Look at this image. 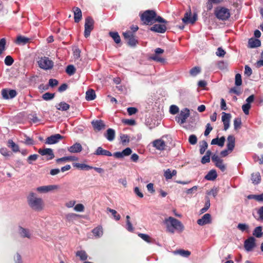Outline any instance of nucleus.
Returning <instances> with one entry per match:
<instances>
[{
  "label": "nucleus",
  "mask_w": 263,
  "mask_h": 263,
  "mask_svg": "<svg viewBox=\"0 0 263 263\" xmlns=\"http://www.w3.org/2000/svg\"><path fill=\"white\" fill-rule=\"evenodd\" d=\"M132 153V149L129 147L126 148L122 152H117L112 154L109 151L104 149L101 146H99L96 149L93 154L97 156H113L116 158H123L130 155Z\"/></svg>",
  "instance_id": "1"
},
{
  "label": "nucleus",
  "mask_w": 263,
  "mask_h": 263,
  "mask_svg": "<svg viewBox=\"0 0 263 263\" xmlns=\"http://www.w3.org/2000/svg\"><path fill=\"white\" fill-rule=\"evenodd\" d=\"M164 223L166 230L171 233H174L175 230L181 232L184 230V226L181 221L173 217L165 218Z\"/></svg>",
  "instance_id": "2"
},
{
  "label": "nucleus",
  "mask_w": 263,
  "mask_h": 263,
  "mask_svg": "<svg viewBox=\"0 0 263 263\" xmlns=\"http://www.w3.org/2000/svg\"><path fill=\"white\" fill-rule=\"evenodd\" d=\"M27 201L30 207L34 211H40L43 209V199L41 198L37 197L33 192L29 193L27 197Z\"/></svg>",
  "instance_id": "3"
},
{
  "label": "nucleus",
  "mask_w": 263,
  "mask_h": 263,
  "mask_svg": "<svg viewBox=\"0 0 263 263\" xmlns=\"http://www.w3.org/2000/svg\"><path fill=\"white\" fill-rule=\"evenodd\" d=\"M216 17L222 21L227 20L230 17L229 9L223 7H217L214 11Z\"/></svg>",
  "instance_id": "4"
},
{
  "label": "nucleus",
  "mask_w": 263,
  "mask_h": 263,
  "mask_svg": "<svg viewBox=\"0 0 263 263\" xmlns=\"http://www.w3.org/2000/svg\"><path fill=\"white\" fill-rule=\"evenodd\" d=\"M37 64L40 68L45 70L51 69L54 65V62L47 57L39 58Z\"/></svg>",
  "instance_id": "5"
},
{
  "label": "nucleus",
  "mask_w": 263,
  "mask_h": 263,
  "mask_svg": "<svg viewBox=\"0 0 263 263\" xmlns=\"http://www.w3.org/2000/svg\"><path fill=\"white\" fill-rule=\"evenodd\" d=\"M141 20L145 25H151L154 23L156 17V12L154 10H146L141 15Z\"/></svg>",
  "instance_id": "6"
},
{
  "label": "nucleus",
  "mask_w": 263,
  "mask_h": 263,
  "mask_svg": "<svg viewBox=\"0 0 263 263\" xmlns=\"http://www.w3.org/2000/svg\"><path fill=\"white\" fill-rule=\"evenodd\" d=\"M94 24V20L91 17L87 16L85 18L84 25V36L85 37L89 36L91 31L93 29Z\"/></svg>",
  "instance_id": "7"
},
{
  "label": "nucleus",
  "mask_w": 263,
  "mask_h": 263,
  "mask_svg": "<svg viewBox=\"0 0 263 263\" xmlns=\"http://www.w3.org/2000/svg\"><path fill=\"white\" fill-rule=\"evenodd\" d=\"M123 35L129 46L135 47L138 43V40L136 39L133 32L132 31H127L123 32Z\"/></svg>",
  "instance_id": "8"
},
{
  "label": "nucleus",
  "mask_w": 263,
  "mask_h": 263,
  "mask_svg": "<svg viewBox=\"0 0 263 263\" xmlns=\"http://www.w3.org/2000/svg\"><path fill=\"white\" fill-rule=\"evenodd\" d=\"M190 116V110L185 108L182 110L179 115L176 117V121L180 124H182L186 122V120Z\"/></svg>",
  "instance_id": "9"
},
{
  "label": "nucleus",
  "mask_w": 263,
  "mask_h": 263,
  "mask_svg": "<svg viewBox=\"0 0 263 263\" xmlns=\"http://www.w3.org/2000/svg\"><path fill=\"white\" fill-rule=\"evenodd\" d=\"M59 188L58 185H49L37 187L36 191L40 193H47Z\"/></svg>",
  "instance_id": "10"
},
{
  "label": "nucleus",
  "mask_w": 263,
  "mask_h": 263,
  "mask_svg": "<svg viewBox=\"0 0 263 263\" xmlns=\"http://www.w3.org/2000/svg\"><path fill=\"white\" fill-rule=\"evenodd\" d=\"M255 246V239L253 237H250L245 241L244 248L247 252L252 251Z\"/></svg>",
  "instance_id": "11"
},
{
  "label": "nucleus",
  "mask_w": 263,
  "mask_h": 263,
  "mask_svg": "<svg viewBox=\"0 0 263 263\" xmlns=\"http://www.w3.org/2000/svg\"><path fill=\"white\" fill-rule=\"evenodd\" d=\"M17 92L14 89H3L2 90V95L3 99L8 100L13 99L16 97Z\"/></svg>",
  "instance_id": "12"
},
{
  "label": "nucleus",
  "mask_w": 263,
  "mask_h": 263,
  "mask_svg": "<svg viewBox=\"0 0 263 263\" xmlns=\"http://www.w3.org/2000/svg\"><path fill=\"white\" fill-rule=\"evenodd\" d=\"M38 153L42 156H46L47 160H50L54 158V155L53 150L51 148H45L44 149H39Z\"/></svg>",
  "instance_id": "13"
},
{
  "label": "nucleus",
  "mask_w": 263,
  "mask_h": 263,
  "mask_svg": "<svg viewBox=\"0 0 263 263\" xmlns=\"http://www.w3.org/2000/svg\"><path fill=\"white\" fill-rule=\"evenodd\" d=\"M63 138V137L59 134L51 135L48 137L46 140V144H53L58 143L60 140Z\"/></svg>",
  "instance_id": "14"
},
{
  "label": "nucleus",
  "mask_w": 263,
  "mask_h": 263,
  "mask_svg": "<svg viewBox=\"0 0 263 263\" xmlns=\"http://www.w3.org/2000/svg\"><path fill=\"white\" fill-rule=\"evenodd\" d=\"M231 118V115L230 114L224 112H222L221 119L223 123L224 130H227L229 128Z\"/></svg>",
  "instance_id": "15"
},
{
  "label": "nucleus",
  "mask_w": 263,
  "mask_h": 263,
  "mask_svg": "<svg viewBox=\"0 0 263 263\" xmlns=\"http://www.w3.org/2000/svg\"><path fill=\"white\" fill-rule=\"evenodd\" d=\"M91 124L94 129L98 131H100L105 127V125L103 121L101 120H93L91 122Z\"/></svg>",
  "instance_id": "16"
},
{
  "label": "nucleus",
  "mask_w": 263,
  "mask_h": 263,
  "mask_svg": "<svg viewBox=\"0 0 263 263\" xmlns=\"http://www.w3.org/2000/svg\"><path fill=\"white\" fill-rule=\"evenodd\" d=\"M211 222V216L210 214L206 213L204 214L200 219H198L197 223L199 226H203Z\"/></svg>",
  "instance_id": "17"
},
{
  "label": "nucleus",
  "mask_w": 263,
  "mask_h": 263,
  "mask_svg": "<svg viewBox=\"0 0 263 263\" xmlns=\"http://www.w3.org/2000/svg\"><path fill=\"white\" fill-rule=\"evenodd\" d=\"M150 30L155 32L163 33L166 30V27L165 25L155 24L151 27Z\"/></svg>",
  "instance_id": "18"
},
{
  "label": "nucleus",
  "mask_w": 263,
  "mask_h": 263,
  "mask_svg": "<svg viewBox=\"0 0 263 263\" xmlns=\"http://www.w3.org/2000/svg\"><path fill=\"white\" fill-rule=\"evenodd\" d=\"M153 145L157 149L163 151L165 149V142L161 139H157L153 141Z\"/></svg>",
  "instance_id": "19"
},
{
  "label": "nucleus",
  "mask_w": 263,
  "mask_h": 263,
  "mask_svg": "<svg viewBox=\"0 0 263 263\" xmlns=\"http://www.w3.org/2000/svg\"><path fill=\"white\" fill-rule=\"evenodd\" d=\"M18 233L23 238H30L31 234L29 229L23 228L20 226L18 227Z\"/></svg>",
  "instance_id": "20"
},
{
  "label": "nucleus",
  "mask_w": 263,
  "mask_h": 263,
  "mask_svg": "<svg viewBox=\"0 0 263 263\" xmlns=\"http://www.w3.org/2000/svg\"><path fill=\"white\" fill-rule=\"evenodd\" d=\"M68 151L71 153H80L82 150V146L79 143H76L72 146L67 148Z\"/></svg>",
  "instance_id": "21"
},
{
  "label": "nucleus",
  "mask_w": 263,
  "mask_h": 263,
  "mask_svg": "<svg viewBox=\"0 0 263 263\" xmlns=\"http://www.w3.org/2000/svg\"><path fill=\"white\" fill-rule=\"evenodd\" d=\"M191 13H185L184 16L182 19L183 23L191 24L194 23L197 20V16L196 15H194L193 17H191Z\"/></svg>",
  "instance_id": "22"
},
{
  "label": "nucleus",
  "mask_w": 263,
  "mask_h": 263,
  "mask_svg": "<svg viewBox=\"0 0 263 263\" xmlns=\"http://www.w3.org/2000/svg\"><path fill=\"white\" fill-rule=\"evenodd\" d=\"M227 141V148L228 150H229V151L232 152L235 147V138L234 136L229 135L228 137Z\"/></svg>",
  "instance_id": "23"
},
{
  "label": "nucleus",
  "mask_w": 263,
  "mask_h": 263,
  "mask_svg": "<svg viewBox=\"0 0 263 263\" xmlns=\"http://www.w3.org/2000/svg\"><path fill=\"white\" fill-rule=\"evenodd\" d=\"M104 137L109 141H112L115 138V131L112 128H108L104 134Z\"/></svg>",
  "instance_id": "24"
},
{
  "label": "nucleus",
  "mask_w": 263,
  "mask_h": 263,
  "mask_svg": "<svg viewBox=\"0 0 263 263\" xmlns=\"http://www.w3.org/2000/svg\"><path fill=\"white\" fill-rule=\"evenodd\" d=\"M261 45V42L257 39L251 38L249 39L248 42V45L250 48H254L259 47Z\"/></svg>",
  "instance_id": "25"
},
{
  "label": "nucleus",
  "mask_w": 263,
  "mask_h": 263,
  "mask_svg": "<svg viewBox=\"0 0 263 263\" xmlns=\"http://www.w3.org/2000/svg\"><path fill=\"white\" fill-rule=\"evenodd\" d=\"M74 19L76 23H79L82 18V11L78 7H75L73 9Z\"/></svg>",
  "instance_id": "26"
},
{
  "label": "nucleus",
  "mask_w": 263,
  "mask_h": 263,
  "mask_svg": "<svg viewBox=\"0 0 263 263\" xmlns=\"http://www.w3.org/2000/svg\"><path fill=\"white\" fill-rule=\"evenodd\" d=\"M225 141V137L222 136L220 139H218V138L213 139L211 141V144L217 145L219 146L222 147L224 145Z\"/></svg>",
  "instance_id": "27"
},
{
  "label": "nucleus",
  "mask_w": 263,
  "mask_h": 263,
  "mask_svg": "<svg viewBox=\"0 0 263 263\" xmlns=\"http://www.w3.org/2000/svg\"><path fill=\"white\" fill-rule=\"evenodd\" d=\"M217 177V172L215 170L210 171L205 176L204 178L207 180L213 181Z\"/></svg>",
  "instance_id": "28"
},
{
  "label": "nucleus",
  "mask_w": 263,
  "mask_h": 263,
  "mask_svg": "<svg viewBox=\"0 0 263 263\" xmlns=\"http://www.w3.org/2000/svg\"><path fill=\"white\" fill-rule=\"evenodd\" d=\"M251 180L253 184H258L260 182L261 176L259 172L253 173L251 174Z\"/></svg>",
  "instance_id": "29"
},
{
  "label": "nucleus",
  "mask_w": 263,
  "mask_h": 263,
  "mask_svg": "<svg viewBox=\"0 0 263 263\" xmlns=\"http://www.w3.org/2000/svg\"><path fill=\"white\" fill-rule=\"evenodd\" d=\"M80 216L75 213H68L65 215V219L67 221L69 222H72L77 219L78 217Z\"/></svg>",
  "instance_id": "30"
},
{
  "label": "nucleus",
  "mask_w": 263,
  "mask_h": 263,
  "mask_svg": "<svg viewBox=\"0 0 263 263\" xmlns=\"http://www.w3.org/2000/svg\"><path fill=\"white\" fill-rule=\"evenodd\" d=\"M96 98L95 91L92 89H88L86 92L85 99L87 101H91Z\"/></svg>",
  "instance_id": "31"
},
{
  "label": "nucleus",
  "mask_w": 263,
  "mask_h": 263,
  "mask_svg": "<svg viewBox=\"0 0 263 263\" xmlns=\"http://www.w3.org/2000/svg\"><path fill=\"white\" fill-rule=\"evenodd\" d=\"M58 110L62 111H67L70 108V105L64 102H61L56 105Z\"/></svg>",
  "instance_id": "32"
},
{
  "label": "nucleus",
  "mask_w": 263,
  "mask_h": 263,
  "mask_svg": "<svg viewBox=\"0 0 263 263\" xmlns=\"http://www.w3.org/2000/svg\"><path fill=\"white\" fill-rule=\"evenodd\" d=\"M73 166L77 168H80L82 170H89L92 169L93 166L87 165L84 163H73Z\"/></svg>",
  "instance_id": "33"
},
{
  "label": "nucleus",
  "mask_w": 263,
  "mask_h": 263,
  "mask_svg": "<svg viewBox=\"0 0 263 263\" xmlns=\"http://www.w3.org/2000/svg\"><path fill=\"white\" fill-rule=\"evenodd\" d=\"M8 146L11 148L13 152L15 153L18 152L20 151L18 145L15 144L12 140H8Z\"/></svg>",
  "instance_id": "34"
},
{
  "label": "nucleus",
  "mask_w": 263,
  "mask_h": 263,
  "mask_svg": "<svg viewBox=\"0 0 263 263\" xmlns=\"http://www.w3.org/2000/svg\"><path fill=\"white\" fill-rule=\"evenodd\" d=\"M92 232L95 236L97 237H100L102 236L103 233V229L101 227H98L93 229Z\"/></svg>",
  "instance_id": "35"
},
{
  "label": "nucleus",
  "mask_w": 263,
  "mask_h": 263,
  "mask_svg": "<svg viewBox=\"0 0 263 263\" xmlns=\"http://www.w3.org/2000/svg\"><path fill=\"white\" fill-rule=\"evenodd\" d=\"M109 35L111 36L116 44L121 42L120 36L117 32H109Z\"/></svg>",
  "instance_id": "36"
},
{
  "label": "nucleus",
  "mask_w": 263,
  "mask_h": 263,
  "mask_svg": "<svg viewBox=\"0 0 263 263\" xmlns=\"http://www.w3.org/2000/svg\"><path fill=\"white\" fill-rule=\"evenodd\" d=\"M29 41V39L25 36L20 35L17 36L16 41V43L17 44L25 45Z\"/></svg>",
  "instance_id": "37"
},
{
  "label": "nucleus",
  "mask_w": 263,
  "mask_h": 263,
  "mask_svg": "<svg viewBox=\"0 0 263 263\" xmlns=\"http://www.w3.org/2000/svg\"><path fill=\"white\" fill-rule=\"evenodd\" d=\"M174 253L175 254H179L180 255L185 257H187L191 254V252L190 251L181 249L175 251Z\"/></svg>",
  "instance_id": "38"
},
{
  "label": "nucleus",
  "mask_w": 263,
  "mask_h": 263,
  "mask_svg": "<svg viewBox=\"0 0 263 263\" xmlns=\"http://www.w3.org/2000/svg\"><path fill=\"white\" fill-rule=\"evenodd\" d=\"M253 234L257 238L261 237L262 235V227L261 226H258L255 228L253 231Z\"/></svg>",
  "instance_id": "39"
},
{
  "label": "nucleus",
  "mask_w": 263,
  "mask_h": 263,
  "mask_svg": "<svg viewBox=\"0 0 263 263\" xmlns=\"http://www.w3.org/2000/svg\"><path fill=\"white\" fill-rule=\"evenodd\" d=\"M76 256H79L81 260L85 261L87 259V255L85 251H78L76 253Z\"/></svg>",
  "instance_id": "40"
},
{
  "label": "nucleus",
  "mask_w": 263,
  "mask_h": 263,
  "mask_svg": "<svg viewBox=\"0 0 263 263\" xmlns=\"http://www.w3.org/2000/svg\"><path fill=\"white\" fill-rule=\"evenodd\" d=\"M205 200L206 201L204 208H202L200 211V214L204 213V212L207 211L210 206L211 204L209 198L208 197H205Z\"/></svg>",
  "instance_id": "41"
},
{
  "label": "nucleus",
  "mask_w": 263,
  "mask_h": 263,
  "mask_svg": "<svg viewBox=\"0 0 263 263\" xmlns=\"http://www.w3.org/2000/svg\"><path fill=\"white\" fill-rule=\"evenodd\" d=\"M66 72L69 76L73 75L76 72V68L72 65H69L67 66L66 69Z\"/></svg>",
  "instance_id": "42"
},
{
  "label": "nucleus",
  "mask_w": 263,
  "mask_h": 263,
  "mask_svg": "<svg viewBox=\"0 0 263 263\" xmlns=\"http://www.w3.org/2000/svg\"><path fill=\"white\" fill-rule=\"evenodd\" d=\"M54 97V93L46 92L42 96V98L45 101H49L53 99Z\"/></svg>",
  "instance_id": "43"
},
{
  "label": "nucleus",
  "mask_w": 263,
  "mask_h": 263,
  "mask_svg": "<svg viewBox=\"0 0 263 263\" xmlns=\"http://www.w3.org/2000/svg\"><path fill=\"white\" fill-rule=\"evenodd\" d=\"M241 125V120L240 118H235L234 120V127L235 130L240 128Z\"/></svg>",
  "instance_id": "44"
},
{
  "label": "nucleus",
  "mask_w": 263,
  "mask_h": 263,
  "mask_svg": "<svg viewBox=\"0 0 263 263\" xmlns=\"http://www.w3.org/2000/svg\"><path fill=\"white\" fill-rule=\"evenodd\" d=\"M107 210L111 213L115 220H119L120 219L121 216L119 214H117V212L116 210L110 208H107Z\"/></svg>",
  "instance_id": "45"
},
{
  "label": "nucleus",
  "mask_w": 263,
  "mask_h": 263,
  "mask_svg": "<svg viewBox=\"0 0 263 263\" xmlns=\"http://www.w3.org/2000/svg\"><path fill=\"white\" fill-rule=\"evenodd\" d=\"M208 146V144L205 141H203L202 144L200 145V153L202 155L204 153Z\"/></svg>",
  "instance_id": "46"
},
{
  "label": "nucleus",
  "mask_w": 263,
  "mask_h": 263,
  "mask_svg": "<svg viewBox=\"0 0 263 263\" xmlns=\"http://www.w3.org/2000/svg\"><path fill=\"white\" fill-rule=\"evenodd\" d=\"M4 62L7 66H11L14 62V60L10 55H7L5 59Z\"/></svg>",
  "instance_id": "47"
},
{
  "label": "nucleus",
  "mask_w": 263,
  "mask_h": 263,
  "mask_svg": "<svg viewBox=\"0 0 263 263\" xmlns=\"http://www.w3.org/2000/svg\"><path fill=\"white\" fill-rule=\"evenodd\" d=\"M200 72V68L199 67H195L190 70V74L192 76H196Z\"/></svg>",
  "instance_id": "48"
},
{
  "label": "nucleus",
  "mask_w": 263,
  "mask_h": 263,
  "mask_svg": "<svg viewBox=\"0 0 263 263\" xmlns=\"http://www.w3.org/2000/svg\"><path fill=\"white\" fill-rule=\"evenodd\" d=\"M151 59L155 61L159 62L160 63H164L165 59L160 57L159 55L154 54L151 57Z\"/></svg>",
  "instance_id": "49"
},
{
  "label": "nucleus",
  "mask_w": 263,
  "mask_h": 263,
  "mask_svg": "<svg viewBox=\"0 0 263 263\" xmlns=\"http://www.w3.org/2000/svg\"><path fill=\"white\" fill-rule=\"evenodd\" d=\"M151 59L155 61L159 62L160 63H164L165 59L160 57L159 55L154 54L151 57Z\"/></svg>",
  "instance_id": "50"
},
{
  "label": "nucleus",
  "mask_w": 263,
  "mask_h": 263,
  "mask_svg": "<svg viewBox=\"0 0 263 263\" xmlns=\"http://www.w3.org/2000/svg\"><path fill=\"white\" fill-rule=\"evenodd\" d=\"M179 107L175 105H172L170 107V112L172 115H175L179 112Z\"/></svg>",
  "instance_id": "51"
},
{
  "label": "nucleus",
  "mask_w": 263,
  "mask_h": 263,
  "mask_svg": "<svg viewBox=\"0 0 263 263\" xmlns=\"http://www.w3.org/2000/svg\"><path fill=\"white\" fill-rule=\"evenodd\" d=\"M235 84L236 86H240L242 84L241 76L239 73H237L235 75Z\"/></svg>",
  "instance_id": "52"
},
{
  "label": "nucleus",
  "mask_w": 263,
  "mask_h": 263,
  "mask_svg": "<svg viewBox=\"0 0 263 263\" xmlns=\"http://www.w3.org/2000/svg\"><path fill=\"white\" fill-rule=\"evenodd\" d=\"M138 236L140 238H141L143 240L145 241L146 242H148V243L151 242V239L150 237L147 234H143V233H139Z\"/></svg>",
  "instance_id": "53"
},
{
  "label": "nucleus",
  "mask_w": 263,
  "mask_h": 263,
  "mask_svg": "<svg viewBox=\"0 0 263 263\" xmlns=\"http://www.w3.org/2000/svg\"><path fill=\"white\" fill-rule=\"evenodd\" d=\"M189 142L192 145H195L197 142V138L196 135H191L189 138Z\"/></svg>",
  "instance_id": "54"
},
{
  "label": "nucleus",
  "mask_w": 263,
  "mask_h": 263,
  "mask_svg": "<svg viewBox=\"0 0 263 263\" xmlns=\"http://www.w3.org/2000/svg\"><path fill=\"white\" fill-rule=\"evenodd\" d=\"M84 209V206L81 203L77 204L74 206V210L76 212H82Z\"/></svg>",
  "instance_id": "55"
},
{
  "label": "nucleus",
  "mask_w": 263,
  "mask_h": 263,
  "mask_svg": "<svg viewBox=\"0 0 263 263\" xmlns=\"http://www.w3.org/2000/svg\"><path fill=\"white\" fill-rule=\"evenodd\" d=\"M216 167H218L222 172H224L226 170V166L223 163V160L215 164Z\"/></svg>",
  "instance_id": "56"
},
{
  "label": "nucleus",
  "mask_w": 263,
  "mask_h": 263,
  "mask_svg": "<svg viewBox=\"0 0 263 263\" xmlns=\"http://www.w3.org/2000/svg\"><path fill=\"white\" fill-rule=\"evenodd\" d=\"M237 228L242 232H244L248 230L249 226L246 223H240L238 224Z\"/></svg>",
  "instance_id": "57"
},
{
  "label": "nucleus",
  "mask_w": 263,
  "mask_h": 263,
  "mask_svg": "<svg viewBox=\"0 0 263 263\" xmlns=\"http://www.w3.org/2000/svg\"><path fill=\"white\" fill-rule=\"evenodd\" d=\"M38 155L36 154H33L29 156L27 158V161L29 164H32L33 161H35L37 160Z\"/></svg>",
  "instance_id": "58"
},
{
  "label": "nucleus",
  "mask_w": 263,
  "mask_h": 263,
  "mask_svg": "<svg viewBox=\"0 0 263 263\" xmlns=\"http://www.w3.org/2000/svg\"><path fill=\"white\" fill-rule=\"evenodd\" d=\"M5 45L6 40L4 38H3L0 40V55L2 54V53L5 50Z\"/></svg>",
  "instance_id": "59"
},
{
  "label": "nucleus",
  "mask_w": 263,
  "mask_h": 263,
  "mask_svg": "<svg viewBox=\"0 0 263 263\" xmlns=\"http://www.w3.org/2000/svg\"><path fill=\"white\" fill-rule=\"evenodd\" d=\"M250 108L251 105L249 104H245L242 106V109L246 115L249 114Z\"/></svg>",
  "instance_id": "60"
},
{
  "label": "nucleus",
  "mask_w": 263,
  "mask_h": 263,
  "mask_svg": "<svg viewBox=\"0 0 263 263\" xmlns=\"http://www.w3.org/2000/svg\"><path fill=\"white\" fill-rule=\"evenodd\" d=\"M225 54V51L221 47L218 48L216 52V54L217 56L219 57H223Z\"/></svg>",
  "instance_id": "61"
},
{
  "label": "nucleus",
  "mask_w": 263,
  "mask_h": 263,
  "mask_svg": "<svg viewBox=\"0 0 263 263\" xmlns=\"http://www.w3.org/2000/svg\"><path fill=\"white\" fill-rule=\"evenodd\" d=\"M122 122L127 125H134L136 124V121L133 119H123Z\"/></svg>",
  "instance_id": "62"
},
{
  "label": "nucleus",
  "mask_w": 263,
  "mask_h": 263,
  "mask_svg": "<svg viewBox=\"0 0 263 263\" xmlns=\"http://www.w3.org/2000/svg\"><path fill=\"white\" fill-rule=\"evenodd\" d=\"M0 153L5 157L10 156V152L6 147H3L0 149Z\"/></svg>",
  "instance_id": "63"
},
{
  "label": "nucleus",
  "mask_w": 263,
  "mask_h": 263,
  "mask_svg": "<svg viewBox=\"0 0 263 263\" xmlns=\"http://www.w3.org/2000/svg\"><path fill=\"white\" fill-rule=\"evenodd\" d=\"M213 127L211 126L210 123H208L206 125V129L204 131V135L205 136H208L210 132L212 130Z\"/></svg>",
  "instance_id": "64"
}]
</instances>
